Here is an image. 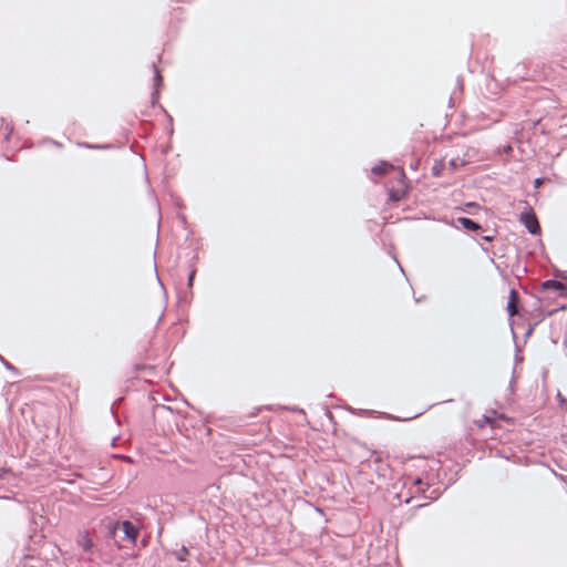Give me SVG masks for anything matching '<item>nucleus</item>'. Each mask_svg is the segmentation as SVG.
<instances>
[{
    "instance_id": "nucleus-14",
    "label": "nucleus",
    "mask_w": 567,
    "mask_h": 567,
    "mask_svg": "<svg viewBox=\"0 0 567 567\" xmlns=\"http://www.w3.org/2000/svg\"><path fill=\"white\" fill-rule=\"evenodd\" d=\"M544 184V178L538 177L534 181V187L539 188Z\"/></svg>"
},
{
    "instance_id": "nucleus-20",
    "label": "nucleus",
    "mask_w": 567,
    "mask_h": 567,
    "mask_svg": "<svg viewBox=\"0 0 567 567\" xmlns=\"http://www.w3.org/2000/svg\"><path fill=\"white\" fill-rule=\"evenodd\" d=\"M6 130H7V133H6V135H4V140H6V141H8V140H9V136H10V134H11V132H12V127H9V126L7 125V128H6Z\"/></svg>"
},
{
    "instance_id": "nucleus-2",
    "label": "nucleus",
    "mask_w": 567,
    "mask_h": 567,
    "mask_svg": "<svg viewBox=\"0 0 567 567\" xmlns=\"http://www.w3.org/2000/svg\"><path fill=\"white\" fill-rule=\"evenodd\" d=\"M519 220L532 235L540 234V226L534 213L520 214Z\"/></svg>"
},
{
    "instance_id": "nucleus-22",
    "label": "nucleus",
    "mask_w": 567,
    "mask_h": 567,
    "mask_svg": "<svg viewBox=\"0 0 567 567\" xmlns=\"http://www.w3.org/2000/svg\"><path fill=\"white\" fill-rule=\"evenodd\" d=\"M432 171H433V175H435V176H437L440 174V171L436 165L433 166Z\"/></svg>"
},
{
    "instance_id": "nucleus-6",
    "label": "nucleus",
    "mask_w": 567,
    "mask_h": 567,
    "mask_svg": "<svg viewBox=\"0 0 567 567\" xmlns=\"http://www.w3.org/2000/svg\"><path fill=\"white\" fill-rule=\"evenodd\" d=\"M154 70V92L152 93V103L155 104L156 100L158 99V90L163 85V78L156 68V64H152Z\"/></svg>"
},
{
    "instance_id": "nucleus-16",
    "label": "nucleus",
    "mask_w": 567,
    "mask_h": 567,
    "mask_svg": "<svg viewBox=\"0 0 567 567\" xmlns=\"http://www.w3.org/2000/svg\"><path fill=\"white\" fill-rule=\"evenodd\" d=\"M483 423H487L489 424L492 427H494V420H492L491 417L488 416H484V420H483Z\"/></svg>"
},
{
    "instance_id": "nucleus-8",
    "label": "nucleus",
    "mask_w": 567,
    "mask_h": 567,
    "mask_svg": "<svg viewBox=\"0 0 567 567\" xmlns=\"http://www.w3.org/2000/svg\"><path fill=\"white\" fill-rule=\"evenodd\" d=\"M394 166L388 162H381L380 164L373 166L371 168V173L374 174V175H384L386 174L390 169H393Z\"/></svg>"
},
{
    "instance_id": "nucleus-18",
    "label": "nucleus",
    "mask_w": 567,
    "mask_h": 567,
    "mask_svg": "<svg viewBox=\"0 0 567 567\" xmlns=\"http://www.w3.org/2000/svg\"><path fill=\"white\" fill-rule=\"evenodd\" d=\"M540 284H563V282L559 280H556V279H547L545 281H542Z\"/></svg>"
},
{
    "instance_id": "nucleus-4",
    "label": "nucleus",
    "mask_w": 567,
    "mask_h": 567,
    "mask_svg": "<svg viewBox=\"0 0 567 567\" xmlns=\"http://www.w3.org/2000/svg\"><path fill=\"white\" fill-rule=\"evenodd\" d=\"M507 312L509 317H514L518 313V293L515 289H512L509 292Z\"/></svg>"
},
{
    "instance_id": "nucleus-1",
    "label": "nucleus",
    "mask_w": 567,
    "mask_h": 567,
    "mask_svg": "<svg viewBox=\"0 0 567 567\" xmlns=\"http://www.w3.org/2000/svg\"><path fill=\"white\" fill-rule=\"evenodd\" d=\"M441 462L433 457H412L404 465L402 489L396 493L400 502L410 503L415 497L435 501L441 491Z\"/></svg>"
},
{
    "instance_id": "nucleus-13",
    "label": "nucleus",
    "mask_w": 567,
    "mask_h": 567,
    "mask_svg": "<svg viewBox=\"0 0 567 567\" xmlns=\"http://www.w3.org/2000/svg\"><path fill=\"white\" fill-rule=\"evenodd\" d=\"M11 470L9 467L0 465V480H2L7 474H10Z\"/></svg>"
},
{
    "instance_id": "nucleus-7",
    "label": "nucleus",
    "mask_w": 567,
    "mask_h": 567,
    "mask_svg": "<svg viewBox=\"0 0 567 567\" xmlns=\"http://www.w3.org/2000/svg\"><path fill=\"white\" fill-rule=\"evenodd\" d=\"M78 544L84 551H91L93 548V540L87 532L80 534Z\"/></svg>"
},
{
    "instance_id": "nucleus-11",
    "label": "nucleus",
    "mask_w": 567,
    "mask_h": 567,
    "mask_svg": "<svg viewBox=\"0 0 567 567\" xmlns=\"http://www.w3.org/2000/svg\"><path fill=\"white\" fill-rule=\"evenodd\" d=\"M80 147H84V148H91V150H97V148H109L110 145H94V144H90V143H86V142H81L78 144Z\"/></svg>"
},
{
    "instance_id": "nucleus-3",
    "label": "nucleus",
    "mask_w": 567,
    "mask_h": 567,
    "mask_svg": "<svg viewBox=\"0 0 567 567\" xmlns=\"http://www.w3.org/2000/svg\"><path fill=\"white\" fill-rule=\"evenodd\" d=\"M121 530L124 533L125 538L131 543L135 544L138 537L140 530L130 520H124L118 524Z\"/></svg>"
},
{
    "instance_id": "nucleus-5",
    "label": "nucleus",
    "mask_w": 567,
    "mask_h": 567,
    "mask_svg": "<svg viewBox=\"0 0 567 567\" xmlns=\"http://www.w3.org/2000/svg\"><path fill=\"white\" fill-rule=\"evenodd\" d=\"M457 223L466 230L468 231H483L482 225L473 220L468 217H460L457 218Z\"/></svg>"
},
{
    "instance_id": "nucleus-17",
    "label": "nucleus",
    "mask_w": 567,
    "mask_h": 567,
    "mask_svg": "<svg viewBox=\"0 0 567 567\" xmlns=\"http://www.w3.org/2000/svg\"><path fill=\"white\" fill-rule=\"evenodd\" d=\"M482 239L489 243L494 239V236L493 235H482Z\"/></svg>"
},
{
    "instance_id": "nucleus-12",
    "label": "nucleus",
    "mask_w": 567,
    "mask_h": 567,
    "mask_svg": "<svg viewBox=\"0 0 567 567\" xmlns=\"http://www.w3.org/2000/svg\"><path fill=\"white\" fill-rule=\"evenodd\" d=\"M375 464H378V470H379L380 472H382V473H381V475H382L383 477H385V476H386V471L389 470L388 464H385V463L381 462L380 460H375Z\"/></svg>"
},
{
    "instance_id": "nucleus-10",
    "label": "nucleus",
    "mask_w": 567,
    "mask_h": 567,
    "mask_svg": "<svg viewBox=\"0 0 567 567\" xmlns=\"http://www.w3.org/2000/svg\"><path fill=\"white\" fill-rule=\"evenodd\" d=\"M463 165H465V162L463 159H460V158H451L449 161V167L453 172L456 171L457 168H460Z\"/></svg>"
},
{
    "instance_id": "nucleus-9",
    "label": "nucleus",
    "mask_w": 567,
    "mask_h": 567,
    "mask_svg": "<svg viewBox=\"0 0 567 567\" xmlns=\"http://www.w3.org/2000/svg\"><path fill=\"white\" fill-rule=\"evenodd\" d=\"M174 555L178 561H186L189 556V551L185 546H183L179 550L175 551Z\"/></svg>"
},
{
    "instance_id": "nucleus-21",
    "label": "nucleus",
    "mask_w": 567,
    "mask_h": 567,
    "mask_svg": "<svg viewBox=\"0 0 567 567\" xmlns=\"http://www.w3.org/2000/svg\"><path fill=\"white\" fill-rule=\"evenodd\" d=\"M513 151V147L511 145H506L503 150L504 153L509 154Z\"/></svg>"
},
{
    "instance_id": "nucleus-19",
    "label": "nucleus",
    "mask_w": 567,
    "mask_h": 567,
    "mask_svg": "<svg viewBox=\"0 0 567 567\" xmlns=\"http://www.w3.org/2000/svg\"><path fill=\"white\" fill-rule=\"evenodd\" d=\"M194 278H195V272H194V271H190V272L188 274V280H187V284H193Z\"/></svg>"
},
{
    "instance_id": "nucleus-23",
    "label": "nucleus",
    "mask_w": 567,
    "mask_h": 567,
    "mask_svg": "<svg viewBox=\"0 0 567 567\" xmlns=\"http://www.w3.org/2000/svg\"><path fill=\"white\" fill-rule=\"evenodd\" d=\"M155 278H156V280L158 281V284H162V282H161V279H159V277H158V274H157V271H156V270H155Z\"/></svg>"
},
{
    "instance_id": "nucleus-15",
    "label": "nucleus",
    "mask_w": 567,
    "mask_h": 567,
    "mask_svg": "<svg viewBox=\"0 0 567 567\" xmlns=\"http://www.w3.org/2000/svg\"><path fill=\"white\" fill-rule=\"evenodd\" d=\"M544 288H555L557 290H566L567 286H560V285H557V286H543Z\"/></svg>"
}]
</instances>
